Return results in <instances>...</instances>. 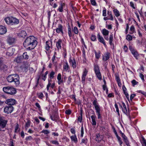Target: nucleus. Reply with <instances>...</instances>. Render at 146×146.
<instances>
[{
  "label": "nucleus",
  "mask_w": 146,
  "mask_h": 146,
  "mask_svg": "<svg viewBox=\"0 0 146 146\" xmlns=\"http://www.w3.org/2000/svg\"><path fill=\"white\" fill-rule=\"evenodd\" d=\"M37 41L33 36L27 37L23 42L24 47L27 50H31L34 49L36 46Z\"/></svg>",
  "instance_id": "nucleus-1"
},
{
  "label": "nucleus",
  "mask_w": 146,
  "mask_h": 146,
  "mask_svg": "<svg viewBox=\"0 0 146 146\" xmlns=\"http://www.w3.org/2000/svg\"><path fill=\"white\" fill-rule=\"evenodd\" d=\"M7 79L9 82L14 83L16 86L20 84L19 77L17 74H11L7 77Z\"/></svg>",
  "instance_id": "nucleus-2"
},
{
  "label": "nucleus",
  "mask_w": 146,
  "mask_h": 146,
  "mask_svg": "<svg viewBox=\"0 0 146 146\" xmlns=\"http://www.w3.org/2000/svg\"><path fill=\"white\" fill-rule=\"evenodd\" d=\"M5 22L8 25H15L18 24L19 22V20L13 17H7L4 19Z\"/></svg>",
  "instance_id": "nucleus-3"
},
{
  "label": "nucleus",
  "mask_w": 146,
  "mask_h": 146,
  "mask_svg": "<svg viewBox=\"0 0 146 146\" xmlns=\"http://www.w3.org/2000/svg\"><path fill=\"white\" fill-rule=\"evenodd\" d=\"M3 89L5 92L11 95L15 94L16 93V89L12 87H5Z\"/></svg>",
  "instance_id": "nucleus-4"
},
{
  "label": "nucleus",
  "mask_w": 146,
  "mask_h": 146,
  "mask_svg": "<svg viewBox=\"0 0 146 146\" xmlns=\"http://www.w3.org/2000/svg\"><path fill=\"white\" fill-rule=\"evenodd\" d=\"M93 104L94 106L95 110L96 111V112L98 115V119L101 118V114H100V107L99 105L96 100H94L93 102Z\"/></svg>",
  "instance_id": "nucleus-5"
},
{
  "label": "nucleus",
  "mask_w": 146,
  "mask_h": 146,
  "mask_svg": "<svg viewBox=\"0 0 146 146\" xmlns=\"http://www.w3.org/2000/svg\"><path fill=\"white\" fill-rule=\"evenodd\" d=\"M7 121L5 120L4 117L0 116V127L4 128L5 127L7 124Z\"/></svg>",
  "instance_id": "nucleus-6"
},
{
  "label": "nucleus",
  "mask_w": 146,
  "mask_h": 146,
  "mask_svg": "<svg viewBox=\"0 0 146 146\" xmlns=\"http://www.w3.org/2000/svg\"><path fill=\"white\" fill-rule=\"evenodd\" d=\"M63 26L61 24H59L57 28L56 29V32L58 34H61L62 35L64 34Z\"/></svg>",
  "instance_id": "nucleus-7"
},
{
  "label": "nucleus",
  "mask_w": 146,
  "mask_h": 146,
  "mask_svg": "<svg viewBox=\"0 0 146 146\" xmlns=\"http://www.w3.org/2000/svg\"><path fill=\"white\" fill-rule=\"evenodd\" d=\"M13 110V108L12 106H7L4 108V112L7 113H11Z\"/></svg>",
  "instance_id": "nucleus-8"
},
{
  "label": "nucleus",
  "mask_w": 146,
  "mask_h": 146,
  "mask_svg": "<svg viewBox=\"0 0 146 146\" xmlns=\"http://www.w3.org/2000/svg\"><path fill=\"white\" fill-rule=\"evenodd\" d=\"M92 111L93 112L92 113L93 114V115L91 116V117L92 119L91 123L93 125L95 126L96 124V117L94 113V111L93 110H92Z\"/></svg>",
  "instance_id": "nucleus-9"
},
{
  "label": "nucleus",
  "mask_w": 146,
  "mask_h": 146,
  "mask_svg": "<svg viewBox=\"0 0 146 146\" xmlns=\"http://www.w3.org/2000/svg\"><path fill=\"white\" fill-rule=\"evenodd\" d=\"M16 40L15 38L10 36H9L7 39V42L9 45L13 44Z\"/></svg>",
  "instance_id": "nucleus-10"
},
{
  "label": "nucleus",
  "mask_w": 146,
  "mask_h": 146,
  "mask_svg": "<svg viewBox=\"0 0 146 146\" xmlns=\"http://www.w3.org/2000/svg\"><path fill=\"white\" fill-rule=\"evenodd\" d=\"M123 107L122 108L123 112V113L126 114V115L128 116V115L129 117V118H130V112L129 111H128V113H127V108L126 107V105L123 102H122Z\"/></svg>",
  "instance_id": "nucleus-11"
},
{
  "label": "nucleus",
  "mask_w": 146,
  "mask_h": 146,
  "mask_svg": "<svg viewBox=\"0 0 146 146\" xmlns=\"http://www.w3.org/2000/svg\"><path fill=\"white\" fill-rule=\"evenodd\" d=\"M15 50L14 48H9L8 49L6 54L8 56H11L13 54Z\"/></svg>",
  "instance_id": "nucleus-12"
},
{
  "label": "nucleus",
  "mask_w": 146,
  "mask_h": 146,
  "mask_svg": "<svg viewBox=\"0 0 146 146\" xmlns=\"http://www.w3.org/2000/svg\"><path fill=\"white\" fill-rule=\"evenodd\" d=\"M16 101L15 99H7L5 102V103L10 106H12L15 104Z\"/></svg>",
  "instance_id": "nucleus-13"
},
{
  "label": "nucleus",
  "mask_w": 146,
  "mask_h": 146,
  "mask_svg": "<svg viewBox=\"0 0 146 146\" xmlns=\"http://www.w3.org/2000/svg\"><path fill=\"white\" fill-rule=\"evenodd\" d=\"M51 47H52V42L51 41L48 40L46 42L45 49L46 50L48 51Z\"/></svg>",
  "instance_id": "nucleus-14"
},
{
  "label": "nucleus",
  "mask_w": 146,
  "mask_h": 146,
  "mask_svg": "<svg viewBox=\"0 0 146 146\" xmlns=\"http://www.w3.org/2000/svg\"><path fill=\"white\" fill-rule=\"evenodd\" d=\"M97 38L99 41L101 43H102L104 45L106 46V43L103 38L100 35V33H98L97 35Z\"/></svg>",
  "instance_id": "nucleus-15"
},
{
  "label": "nucleus",
  "mask_w": 146,
  "mask_h": 146,
  "mask_svg": "<svg viewBox=\"0 0 146 146\" xmlns=\"http://www.w3.org/2000/svg\"><path fill=\"white\" fill-rule=\"evenodd\" d=\"M104 138V136L101 135L100 133L96 134V141L98 142H100L103 140Z\"/></svg>",
  "instance_id": "nucleus-16"
},
{
  "label": "nucleus",
  "mask_w": 146,
  "mask_h": 146,
  "mask_svg": "<svg viewBox=\"0 0 146 146\" xmlns=\"http://www.w3.org/2000/svg\"><path fill=\"white\" fill-rule=\"evenodd\" d=\"M88 73V71L86 69H85L83 73L82 76V83H84L85 82V79L86 76Z\"/></svg>",
  "instance_id": "nucleus-17"
},
{
  "label": "nucleus",
  "mask_w": 146,
  "mask_h": 146,
  "mask_svg": "<svg viewBox=\"0 0 146 146\" xmlns=\"http://www.w3.org/2000/svg\"><path fill=\"white\" fill-rule=\"evenodd\" d=\"M62 42V40L61 39H59L58 41L56 42V47L58 50L62 48L61 44Z\"/></svg>",
  "instance_id": "nucleus-18"
},
{
  "label": "nucleus",
  "mask_w": 146,
  "mask_h": 146,
  "mask_svg": "<svg viewBox=\"0 0 146 146\" xmlns=\"http://www.w3.org/2000/svg\"><path fill=\"white\" fill-rule=\"evenodd\" d=\"M110 53L108 52H106L103 56V60L105 61L108 60L110 58Z\"/></svg>",
  "instance_id": "nucleus-19"
},
{
  "label": "nucleus",
  "mask_w": 146,
  "mask_h": 146,
  "mask_svg": "<svg viewBox=\"0 0 146 146\" xmlns=\"http://www.w3.org/2000/svg\"><path fill=\"white\" fill-rule=\"evenodd\" d=\"M7 32L6 27L2 26H0V35H3Z\"/></svg>",
  "instance_id": "nucleus-20"
},
{
  "label": "nucleus",
  "mask_w": 146,
  "mask_h": 146,
  "mask_svg": "<svg viewBox=\"0 0 146 146\" xmlns=\"http://www.w3.org/2000/svg\"><path fill=\"white\" fill-rule=\"evenodd\" d=\"M23 59V58L22 56H17L14 59V61L17 63H20L22 62Z\"/></svg>",
  "instance_id": "nucleus-21"
},
{
  "label": "nucleus",
  "mask_w": 146,
  "mask_h": 146,
  "mask_svg": "<svg viewBox=\"0 0 146 146\" xmlns=\"http://www.w3.org/2000/svg\"><path fill=\"white\" fill-rule=\"evenodd\" d=\"M21 68L23 72H26L28 70V66L27 64H24L21 66Z\"/></svg>",
  "instance_id": "nucleus-22"
},
{
  "label": "nucleus",
  "mask_w": 146,
  "mask_h": 146,
  "mask_svg": "<svg viewBox=\"0 0 146 146\" xmlns=\"http://www.w3.org/2000/svg\"><path fill=\"white\" fill-rule=\"evenodd\" d=\"M143 38L141 40H136V42L138 46L142 45L144 46V45L146 44V42H143Z\"/></svg>",
  "instance_id": "nucleus-23"
},
{
  "label": "nucleus",
  "mask_w": 146,
  "mask_h": 146,
  "mask_svg": "<svg viewBox=\"0 0 146 146\" xmlns=\"http://www.w3.org/2000/svg\"><path fill=\"white\" fill-rule=\"evenodd\" d=\"M70 63H71L72 64V66L73 68H74L76 67V63L75 59L74 58L73 59V60L70 59Z\"/></svg>",
  "instance_id": "nucleus-24"
},
{
  "label": "nucleus",
  "mask_w": 146,
  "mask_h": 146,
  "mask_svg": "<svg viewBox=\"0 0 146 146\" xmlns=\"http://www.w3.org/2000/svg\"><path fill=\"white\" fill-rule=\"evenodd\" d=\"M59 4L60 6L58 9H62L63 8H65V4L64 3L61 1L59 2Z\"/></svg>",
  "instance_id": "nucleus-25"
},
{
  "label": "nucleus",
  "mask_w": 146,
  "mask_h": 146,
  "mask_svg": "<svg viewBox=\"0 0 146 146\" xmlns=\"http://www.w3.org/2000/svg\"><path fill=\"white\" fill-rule=\"evenodd\" d=\"M107 14L108 15L107 17H108L109 19H110V20L112 21L113 20V15L111 14V12L110 11H108Z\"/></svg>",
  "instance_id": "nucleus-26"
},
{
  "label": "nucleus",
  "mask_w": 146,
  "mask_h": 146,
  "mask_svg": "<svg viewBox=\"0 0 146 146\" xmlns=\"http://www.w3.org/2000/svg\"><path fill=\"white\" fill-rule=\"evenodd\" d=\"M102 33L104 36H107L108 35L109 31L105 29H104L102 30Z\"/></svg>",
  "instance_id": "nucleus-27"
},
{
  "label": "nucleus",
  "mask_w": 146,
  "mask_h": 146,
  "mask_svg": "<svg viewBox=\"0 0 146 146\" xmlns=\"http://www.w3.org/2000/svg\"><path fill=\"white\" fill-rule=\"evenodd\" d=\"M8 66L3 64L0 66V69L1 70H6L7 69Z\"/></svg>",
  "instance_id": "nucleus-28"
},
{
  "label": "nucleus",
  "mask_w": 146,
  "mask_h": 146,
  "mask_svg": "<svg viewBox=\"0 0 146 146\" xmlns=\"http://www.w3.org/2000/svg\"><path fill=\"white\" fill-rule=\"evenodd\" d=\"M63 67L64 70L67 71L68 70L69 66L67 62H66L65 64L64 65Z\"/></svg>",
  "instance_id": "nucleus-29"
},
{
  "label": "nucleus",
  "mask_w": 146,
  "mask_h": 146,
  "mask_svg": "<svg viewBox=\"0 0 146 146\" xmlns=\"http://www.w3.org/2000/svg\"><path fill=\"white\" fill-rule=\"evenodd\" d=\"M27 35L26 32L24 31H22L20 34V36L22 38H24Z\"/></svg>",
  "instance_id": "nucleus-30"
},
{
  "label": "nucleus",
  "mask_w": 146,
  "mask_h": 146,
  "mask_svg": "<svg viewBox=\"0 0 146 146\" xmlns=\"http://www.w3.org/2000/svg\"><path fill=\"white\" fill-rule=\"evenodd\" d=\"M70 138L71 140L74 141L75 143H76L78 141L75 135L71 136Z\"/></svg>",
  "instance_id": "nucleus-31"
},
{
  "label": "nucleus",
  "mask_w": 146,
  "mask_h": 146,
  "mask_svg": "<svg viewBox=\"0 0 146 146\" xmlns=\"http://www.w3.org/2000/svg\"><path fill=\"white\" fill-rule=\"evenodd\" d=\"M23 58L25 59H28L29 58V56L27 55V53L26 52H25L23 53Z\"/></svg>",
  "instance_id": "nucleus-32"
},
{
  "label": "nucleus",
  "mask_w": 146,
  "mask_h": 146,
  "mask_svg": "<svg viewBox=\"0 0 146 146\" xmlns=\"http://www.w3.org/2000/svg\"><path fill=\"white\" fill-rule=\"evenodd\" d=\"M94 70L95 73L100 72L99 67L98 65H94Z\"/></svg>",
  "instance_id": "nucleus-33"
},
{
  "label": "nucleus",
  "mask_w": 146,
  "mask_h": 146,
  "mask_svg": "<svg viewBox=\"0 0 146 146\" xmlns=\"http://www.w3.org/2000/svg\"><path fill=\"white\" fill-rule=\"evenodd\" d=\"M55 74V72L53 71H51L49 74V77L50 79H52L54 78V75Z\"/></svg>",
  "instance_id": "nucleus-34"
},
{
  "label": "nucleus",
  "mask_w": 146,
  "mask_h": 146,
  "mask_svg": "<svg viewBox=\"0 0 146 146\" xmlns=\"http://www.w3.org/2000/svg\"><path fill=\"white\" fill-rule=\"evenodd\" d=\"M113 35H110L109 38V42L110 44V45H112L113 44Z\"/></svg>",
  "instance_id": "nucleus-35"
},
{
  "label": "nucleus",
  "mask_w": 146,
  "mask_h": 146,
  "mask_svg": "<svg viewBox=\"0 0 146 146\" xmlns=\"http://www.w3.org/2000/svg\"><path fill=\"white\" fill-rule=\"evenodd\" d=\"M131 53L133 54V55L136 59H137V57L139 55L138 53L136 50H135L134 52H131Z\"/></svg>",
  "instance_id": "nucleus-36"
},
{
  "label": "nucleus",
  "mask_w": 146,
  "mask_h": 146,
  "mask_svg": "<svg viewBox=\"0 0 146 146\" xmlns=\"http://www.w3.org/2000/svg\"><path fill=\"white\" fill-rule=\"evenodd\" d=\"M130 32L129 33L131 34H133L135 31V28L133 25H132L130 28Z\"/></svg>",
  "instance_id": "nucleus-37"
},
{
  "label": "nucleus",
  "mask_w": 146,
  "mask_h": 146,
  "mask_svg": "<svg viewBox=\"0 0 146 146\" xmlns=\"http://www.w3.org/2000/svg\"><path fill=\"white\" fill-rule=\"evenodd\" d=\"M91 40L93 41H96V36L94 35H92L90 37Z\"/></svg>",
  "instance_id": "nucleus-38"
},
{
  "label": "nucleus",
  "mask_w": 146,
  "mask_h": 146,
  "mask_svg": "<svg viewBox=\"0 0 146 146\" xmlns=\"http://www.w3.org/2000/svg\"><path fill=\"white\" fill-rule=\"evenodd\" d=\"M113 11L114 14L116 17H118L119 16V12L117 10H113Z\"/></svg>",
  "instance_id": "nucleus-39"
},
{
  "label": "nucleus",
  "mask_w": 146,
  "mask_h": 146,
  "mask_svg": "<svg viewBox=\"0 0 146 146\" xmlns=\"http://www.w3.org/2000/svg\"><path fill=\"white\" fill-rule=\"evenodd\" d=\"M126 39L129 41H131L132 39V37L131 35L128 34L126 36Z\"/></svg>",
  "instance_id": "nucleus-40"
},
{
  "label": "nucleus",
  "mask_w": 146,
  "mask_h": 146,
  "mask_svg": "<svg viewBox=\"0 0 146 146\" xmlns=\"http://www.w3.org/2000/svg\"><path fill=\"white\" fill-rule=\"evenodd\" d=\"M53 117L56 120L58 119V113H53L52 115Z\"/></svg>",
  "instance_id": "nucleus-41"
},
{
  "label": "nucleus",
  "mask_w": 146,
  "mask_h": 146,
  "mask_svg": "<svg viewBox=\"0 0 146 146\" xmlns=\"http://www.w3.org/2000/svg\"><path fill=\"white\" fill-rule=\"evenodd\" d=\"M95 73L98 79L100 80H101L102 79V77L100 72L96 73Z\"/></svg>",
  "instance_id": "nucleus-42"
},
{
  "label": "nucleus",
  "mask_w": 146,
  "mask_h": 146,
  "mask_svg": "<svg viewBox=\"0 0 146 146\" xmlns=\"http://www.w3.org/2000/svg\"><path fill=\"white\" fill-rule=\"evenodd\" d=\"M51 81V79H50V80L49 79L48 80V84L46 87L47 90L48 91L49 90V88L51 85V83H50V82Z\"/></svg>",
  "instance_id": "nucleus-43"
},
{
  "label": "nucleus",
  "mask_w": 146,
  "mask_h": 146,
  "mask_svg": "<svg viewBox=\"0 0 146 146\" xmlns=\"http://www.w3.org/2000/svg\"><path fill=\"white\" fill-rule=\"evenodd\" d=\"M73 31L76 34H77L78 33V31L77 28L75 27L73 30Z\"/></svg>",
  "instance_id": "nucleus-44"
},
{
  "label": "nucleus",
  "mask_w": 146,
  "mask_h": 146,
  "mask_svg": "<svg viewBox=\"0 0 146 146\" xmlns=\"http://www.w3.org/2000/svg\"><path fill=\"white\" fill-rule=\"evenodd\" d=\"M115 108L116 109V112L119 115L120 114H119V108H118V105L116 103H115Z\"/></svg>",
  "instance_id": "nucleus-45"
},
{
  "label": "nucleus",
  "mask_w": 146,
  "mask_h": 146,
  "mask_svg": "<svg viewBox=\"0 0 146 146\" xmlns=\"http://www.w3.org/2000/svg\"><path fill=\"white\" fill-rule=\"evenodd\" d=\"M131 83L132 84V86H134L135 85L137 84L138 82L137 81L135 80H133L131 81Z\"/></svg>",
  "instance_id": "nucleus-46"
},
{
  "label": "nucleus",
  "mask_w": 146,
  "mask_h": 146,
  "mask_svg": "<svg viewBox=\"0 0 146 146\" xmlns=\"http://www.w3.org/2000/svg\"><path fill=\"white\" fill-rule=\"evenodd\" d=\"M124 142L128 146L129 144V142L127 137L123 139Z\"/></svg>",
  "instance_id": "nucleus-47"
},
{
  "label": "nucleus",
  "mask_w": 146,
  "mask_h": 146,
  "mask_svg": "<svg viewBox=\"0 0 146 146\" xmlns=\"http://www.w3.org/2000/svg\"><path fill=\"white\" fill-rule=\"evenodd\" d=\"M21 13L23 17L25 18H26L27 17L28 14L27 13H23L22 12H21Z\"/></svg>",
  "instance_id": "nucleus-48"
},
{
  "label": "nucleus",
  "mask_w": 146,
  "mask_h": 146,
  "mask_svg": "<svg viewBox=\"0 0 146 146\" xmlns=\"http://www.w3.org/2000/svg\"><path fill=\"white\" fill-rule=\"evenodd\" d=\"M117 139L118 141V142H119V144L121 146V145L123 143V142L121 141V139L120 137L119 136L117 137Z\"/></svg>",
  "instance_id": "nucleus-49"
},
{
  "label": "nucleus",
  "mask_w": 146,
  "mask_h": 146,
  "mask_svg": "<svg viewBox=\"0 0 146 146\" xmlns=\"http://www.w3.org/2000/svg\"><path fill=\"white\" fill-rule=\"evenodd\" d=\"M143 144L142 145L143 146H146V141L143 137H142Z\"/></svg>",
  "instance_id": "nucleus-50"
},
{
  "label": "nucleus",
  "mask_w": 146,
  "mask_h": 146,
  "mask_svg": "<svg viewBox=\"0 0 146 146\" xmlns=\"http://www.w3.org/2000/svg\"><path fill=\"white\" fill-rule=\"evenodd\" d=\"M129 48L130 51H131V53L134 52L136 50L134 49L133 47L131 46H129Z\"/></svg>",
  "instance_id": "nucleus-51"
},
{
  "label": "nucleus",
  "mask_w": 146,
  "mask_h": 146,
  "mask_svg": "<svg viewBox=\"0 0 146 146\" xmlns=\"http://www.w3.org/2000/svg\"><path fill=\"white\" fill-rule=\"evenodd\" d=\"M95 54L96 58L97 59H99L100 56V53H97L96 52H95Z\"/></svg>",
  "instance_id": "nucleus-52"
},
{
  "label": "nucleus",
  "mask_w": 146,
  "mask_h": 146,
  "mask_svg": "<svg viewBox=\"0 0 146 146\" xmlns=\"http://www.w3.org/2000/svg\"><path fill=\"white\" fill-rule=\"evenodd\" d=\"M41 132L42 133H43L47 135L49 133V132L47 130H43Z\"/></svg>",
  "instance_id": "nucleus-53"
},
{
  "label": "nucleus",
  "mask_w": 146,
  "mask_h": 146,
  "mask_svg": "<svg viewBox=\"0 0 146 146\" xmlns=\"http://www.w3.org/2000/svg\"><path fill=\"white\" fill-rule=\"evenodd\" d=\"M30 121H28L26 123L25 127H29L30 126Z\"/></svg>",
  "instance_id": "nucleus-54"
},
{
  "label": "nucleus",
  "mask_w": 146,
  "mask_h": 146,
  "mask_svg": "<svg viewBox=\"0 0 146 146\" xmlns=\"http://www.w3.org/2000/svg\"><path fill=\"white\" fill-rule=\"evenodd\" d=\"M78 121H79L80 122H81L82 121V114H81V116H79L78 117Z\"/></svg>",
  "instance_id": "nucleus-55"
},
{
  "label": "nucleus",
  "mask_w": 146,
  "mask_h": 146,
  "mask_svg": "<svg viewBox=\"0 0 146 146\" xmlns=\"http://www.w3.org/2000/svg\"><path fill=\"white\" fill-rule=\"evenodd\" d=\"M81 137H83V134L84 133V128L83 126H81Z\"/></svg>",
  "instance_id": "nucleus-56"
},
{
  "label": "nucleus",
  "mask_w": 146,
  "mask_h": 146,
  "mask_svg": "<svg viewBox=\"0 0 146 146\" xmlns=\"http://www.w3.org/2000/svg\"><path fill=\"white\" fill-rule=\"evenodd\" d=\"M124 92L125 95L127 99L129 100V95L128 93H127V92H126V91L124 92Z\"/></svg>",
  "instance_id": "nucleus-57"
},
{
  "label": "nucleus",
  "mask_w": 146,
  "mask_h": 146,
  "mask_svg": "<svg viewBox=\"0 0 146 146\" xmlns=\"http://www.w3.org/2000/svg\"><path fill=\"white\" fill-rule=\"evenodd\" d=\"M139 76L141 78L142 81L143 82L145 80L144 79V75L143 74L140 73Z\"/></svg>",
  "instance_id": "nucleus-58"
},
{
  "label": "nucleus",
  "mask_w": 146,
  "mask_h": 146,
  "mask_svg": "<svg viewBox=\"0 0 146 146\" xmlns=\"http://www.w3.org/2000/svg\"><path fill=\"white\" fill-rule=\"evenodd\" d=\"M123 49L124 51L125 52H127L128 50V47H127V46L126 45H125L124 46Z\"/></svg>",
  "instance_id": "nucleus-59"
},
{
  "label": "nucleus",
  "mask_w": 146,
  "mask_h": 146,
  "mask_svg": "<svg viewBox=\"0 0 146 146\" xmlns=\"http://www.w3.org/2000/svg\"><path fill=\"white\" fill-rule=\"evenodd\" d=\"M72 80V77L71 76H70L68 77V80L67 81V83L68 84H69L71 82V80Z\"/></svg>",
  "instance_id": "nucleus-60"
},
{
  "label": "nucleus",
  "mask_w": 146,
  "mask_h": 146,
  "mask_svg": "<svg viewBox=\"0 0 146 146\" xmlns=\"http://www.w3.org/2000/svg\"><path fill=\"white\" fill-rule=\"evenodd\" d=\"M62 89L61 88V87L60 86H59L58 87V91L57 92V94H61V90Z\"/></svg>",
  "instance_id": "nucleus-61"
},
{
  "label": "nucleus",
  "mask_w": 146,
  "mask_h": 146,
  "mask_svg": "<svg viewBox=\"0 0 146 146\" xmlns=\"http://www.w3.org/2000/svg\"><path fill=\"white\" fill-rule=\"evenodd\" d=\"M52 143L55 144V145H58L59 143L58 141L56 140L52 141H51Z\"/></svg>",
  "instance_id": "nucleus-62"
},
{
  "label": "nucleus",
  "mask_w": 146,
  "mask_h": 146,
  "mask_svg": "<svg viewBox=\"0 0 146 146\" xmlns=\"http://www.w3.org/2000/svg\"><path fill=\"white\" fill-rule=\"evenodd\" d=\"M33 139V138L31 136H29L25 138V140L28 141Z\"/></svg>",
  "instance_id": "nucleus-63"
},
{
  "label": "nucleus",
  "mask_w": 146,
  "mask_h": 146,
  "mask_svg": "<svg viewBox=\"0 0 146 146\" xmlns=\"http://www.w3.org/2000/svg\"><path fill=\"white\" fill-rule=\"evenodd\" d=\"M43 94L42 93H38V96L39 98H40L41 99L43 97Z\"/></svg>",
  "instance_id": "nucleus-64"
}]
</instances>
